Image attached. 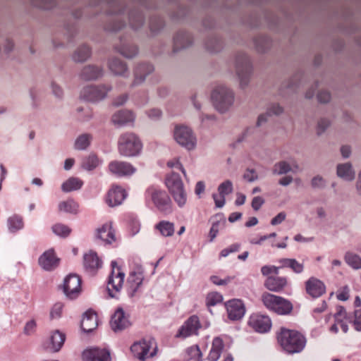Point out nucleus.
Returning a JSON list of instances; mask_svg holds the SVG:
<instances>
[{"label": "nucleus", "mask_w": 361, "mask_h": 361, "mask_svg": "<svg viewBox=\"0 0 361 361\" xmlns=\"http://www.w3.org/2000/svg\"><path fill=\"white\" fill-rule=\"evenodd\" d=\"M142 149V142L135 133L126 132L120 135L118 140V151L121 156L126 157L138 156Z\"/></svg>", "instance_id": "obj_1"}, {"label": "nucleus", "mask_w": 361, "mask_h": 361, "mask_svg": "<svg viewBox=\"0 0 361 361\" xmlns=\"http://www.w3.org/2000/svg\"><path fill=\"white\" fill-rule=\"evenodd\" d=\"M281 347L289 353L300 352L305 347V338L298 331L281 328L278 335Z\"/></svg>", "instance_id": "obj_2"}, {"label": "nucleus", "mask_w": 361, "mask_h": 361, "mask_svg": "<svg viewBox=\"0 0 361 361\" xmlns=\"http://www.w3.org/2000/svg\"><path fill=\"white\" fill-rule=\"evenodd\" d=\"M166 185L174 202L180 208L185 206L188 195L179 174L172 172L166 178Z\"/></svg>", "instance_id": "obj_3"}, {"label": "nucleus", "mask_w": 361, "mask_h": 361, "mask_svg": "<svg viewBox=\"0 0 361 361\" xmlns=\"http://www.w3.org/2000/svg\"><path fill=\"white\" fill-rule=\"evenodd\" d=\"M130 350L134 357L141 361H145L157 354V346L152 338H143L135 341L131 346Z\"/></svg>", "instance_id": "obj_4"}, {"label": "nucleus", "mask_w": 361, "mask_h": 361, "mask_svg": "<svg viewBox=\"0 0 361 361\" xmlns=\"http://www.w3.org/2000/svg\"><path fill=\"white\" fill-rule=\"evenodd\" d=\"M173 137L178 145L188 150H192L196 147V136L188 126H176L173 130Z\"/></svg>", "instance_id": "obj_5"}, {"label": "nucleus", "mask_w": 361, "mask_h": 361, "mask_svg": "<svg viewBox=\"0 0 361 361\" xmlns=\"http://www.w3.org/2000/svg\"><path fill=\"white\" fill-rule=\"evenodd\" d=\"M111 267L112 270L108 281L107 290L110 297L116 298V294L120 292L123 287L125 274L117 265L116 262H111Z\"/></svg>", "instance_id": "obj_6"}, {"label": "nucleus", "mask_w": 361, "mask_h": 361, "mask_svg": "<svg viewBox=\"0 0 361 361\" xmlns=\"http://www.w3.org/2000/svg\"><path fill=\"white\" fill-rule=\"evenodd\" d=\"M211 97L214 107L221 113L228 111L234 102L233 92H212Z\"/></svg>", "instance_id": "obj_7"}, {"label": "nucleus", "mask_w": 361, "mask_h": 361, "mask_svg": "<svg viewBox=\"0 0 361 361\" xmlns=\"http://www.w3.org/2000/svg\"><path fill=\"white\" fill-rule=\"evenodd\" d=\"M136 120V114L132 110L123 109L115 111L111 118V122L114 126L121 128L133 126Z\"/></svg>", "instance_id": "obj_8"}, {"label": "nucleus", "mask_w": 361, "mask_h": 361, "mask_svg": "<svg viewBox=\"0 0 361 361\" xmlns=\"http://www.w3.org/2000/svg\"><path fill=\"white\" fill-rule=\"evenodd\" d=\"M109 171L117 176H130L136 172V169L130 163L123 161L114 160L108 165Z\"/></svg>", "instance_id": "obj_9"}, {"label": "nucleus", "mask_w": 361, "mask_h": 361, "mask_svg": "<svg viewBox=\"0 0 361 361\" xmlns=\"http://www.w3.org/2000/svg\"><path fill=\"white\" fill-rule=\"evenodd\" d=\"M152 199L160 212L164 214H170L172 212L171 200L165 191L155 190L152 193Z\"/></svg>", "instance_id": "obj_10"}, {"label": "nucleus", "mask_w": 361, "mask_h": 361, "mask_svg": "<svg viewBox=\"0 0 361 361\" xmlns=\"http://www.w3.org/2000/svg\"><path fill=\"white\" fill-rule=\"evenodd\" d=\"M81 289V281L78 276L70 274L64 280L63 291L70 299L78 297Z\"/></svg>", "instance_id": "obj_11"}, {"label": "nucleus", "mask_w": 361, "mask_h": 361, "mask_svg": "<svg viewBox=\"0 0 361 361\" xmlns=\"http://www.w3.org/2000/svg\"><path fill=\"white\" fill-rule=\"evenodd\" d=\"M65 340V334L59 330H55L44 343L43 348L48 352L57 353L62 348Z\"/></svg>", "instance_id": "obj_12"}, {"label": "nucleus", "mask_w": 361, "mask_h": 361, "mask_svg": "<svg viewBox=\"0 0 361 361\" xmlns=\"http://www.w3.org/2000/svg\"><path fill=\"white\" fill-rule=\"evenodd\" d=\"M248 324L252 329L259 333L267 332L271 327V322L269 317L258 314H254L250 317Z\"/></svg>", "instance_id": "obj_13"}, {"label": "nucleus", "mask_w": 361, "mask_h": 361, "mask_svg": "<svg viewBox=\"0 0 361 361\" xmlns=\"http://www.w3.org/2000/svg\"><path fill=\"white\" fill-rule=\"evenodd\" d=\"M226 307L228 317L231 320H240L245 315V307L240 300H231L226 303Z\"/></svg>", "instance_id": "obj_14"}, {"label": "nucleus", "mask_w": 361, "mask_h": 361, "mask_svg": "<svg viewBox=\"0 0 361 361\" xmlns=\"http://www.w3.org/2000/svg\"><path fill=\"white\" fill-rule=\"evenodd\" d=\"M82 361H111L110 353L98 348H88L82 354Z\"/></svg>", "instance_id": "obj_15"}, {"label": "nucleus", "mask_w": 361, "mask_h": 361, "mask_svg": "<svg viewBox=\"0 0 361 361\" xmlns=\"http://www.w3.org/2000/svg\"><path fill=\"white\" fill-rule=\"evenodd\" d=\"M334 318L335 324L331 326L330 331L336 334L338 332V326H340L343 333H347L348 331V324L350 322V320L347 316L345 310L343 307H338L337 308Z\"/></svg>", "instance_id": "obj_16"}, {"label": "nucleus", "mask_w": 361, "mask_h": 361, "mask_svg": "<svg viewBox=\"0 0 361 361\" xmlns=\"http://www.w3.org/2000/svg\"><path fill=\"white\" fill-rule=\"evenodd\" d=\"M200 324L197 317H190L180 328L176 336L178 338H186L188 336L197 334Z\"/></svg>", "instance_id": "obj_17"}, {"label": "nucleus", "mask_w": 361, "mask_h": 361, "mask_svg": "<svg viewBox=\"0 0 361 361\" xmlns=\"http://www.w3.org/2000/svg\"><path fill=\"white\" fill-rule=\"evenodd\" d=\"M126 190L118 185H113L109 190L106 202L110 207L120 205L126 197Z\"/></svg>", "instance_id": "obj_18"}, {"label": "nucleus", "mask_w": 361, "mask_h": 361, "mask_svg": "<svg viewBox=\"0 0 361 361\" xmlns=\"http://www.w3.org/2000/svg\"><path fill=\"white\" fill-rule=\"evenodd\" d=\"M110 324L114 332L121 331L130 324L122 308H118L116 310L111 317Z\"/></svg>", "instance_id": "obj_19"}, {"label": "nucleus", "mask_w": 361, "mask_h": 361, "mask_svg": "<svg viewBox=\"0 0 361 361\" xmlns=\"http://www.w3.org/2000/svg\"><path fill=\"white\" fill-rule=\"evenodd\" d=\"M218 192L219 195L213 194L212 197L216 207L221 208L225 204V196L233 192L232 182L230 180H226L221 183L218 187Z\"/></svg>", "instance_id": "obj_20"}, {"label": "nucleus", "mask_w": 361, "mask_h": 361, "mask_svg": "<svg viewBox=\"0 0 361 361\" xmlns=\"http://www.w3.org/2000/svg\"><path fill=\"white\" fill-rule=\"evenodd\" d=\"M59 262V259L56 256L54 250L49 249L45 251L39 258L40 267L47 271L55 269Z\"/></svg>", "instance_id": "obj_21"}, {"label": "nucleus", "mask_w": 361, "mask_h": 361, "mask_svg": "<svg viewBox=\"0 0 361 361\" xmlns=\"http://www.w3.org/2000/svg\"><path fill=\"white\" fill-rule=\"evenodd\" d=\"M252 69L250 61L245 54H240L236 58V72L243 82L244 78H247Z\"/></svg>", "instance_id": "obj_22"}, {"label": "nucleus", "mask_w": 361, "mask_h": 361, "mask_svg": "<svg viewBox=\"0 0 361 361\" xmlns=\"http://www.w3.org/2000/svg\"><path fill=\"white\" fill-rule=\"evenodd\" d=\"M102 260L97 254L92 250H90L83 256V266L85 270L90 273H94L102 267Z\"/></svg>", "instance_id": "obj_23"}, {"label": "nucleus", "mask_w": 361, "mask_h": 361, "mask_svg": "<svg viewBox=\"0 0 361 361\" xmlns=\"http://www.w3.org/2000/svg\"><path fill=\"white\" fill-rule=\"evenodd\" d=\"M307 293L314 298L321 296L325 292V286L319 279L311 277L306 281Z\"/></svg>", "instance_id": "obj_24"}, {"label": "nucleus", "mask_w": 361, "mask_h": 361, "mask_svg": "<svg viewBox=\"0 0 361 361\" xmlns=\"http://www.w3.org/2000/svg\"><path fill=\"white\" fill-rule=\"evenodd\" d=\"M96 237L105 243L111 244L116 240L115 232L111 223H106L96 231Z\"/></svg>", "instance_id": "obj_25"}, {"label": "nucleus", "mask_w": 361, "mask_h": 361, "mask_svg": "<svg viewBox=\"0 0 361 361\" xmlns=\"http://www.w3.org/2000/svg\"><path fill=\"white\" fill-rule=\"evenodd\" d=\"M143 281L142 270L139 268L137 271H132L128 279V291L130 296H133Z\"/></svg>", "instance_id": "obj_26"}, {"label": "nucleus", "mask_w": 361, "mask_h": 361, "mask_svg": "<svg viewBox=\"0 0 361 361\" xmlns=\"http://www.w3.org/2000/svg\"><path fill=\"white\" fill-rule=\"evenodd\" d=\"M336 175L345 180L352 181L355 179V171L351 163H341L336 166Z\"/></svg>", "instance_id": "obj_27"}, {"label": "nucleus", "mask_w": 361, "mask_h": 361, "mask_svg": "<svg viewBox=\"0 0 361 361\" xmlns=\"http://www.w3.org/2000/svg\"><path fill=\"white\" fill-rule=\"evenodd\" d=\"M154 71V67L149 63H141L136 66L134 72L133 86L142 83L145 77Z\"/></svg>", "instance_id": "obj_28"}, {"label": "nucleus", "mask_w": 361, "mask_h": 361, "mask_svg": "<svg viewBox=\"0 0 361 361\" xmlns=\"http://www.w3.org/2000/svg\"><path fill=\"white\" fill-rule=\"evenodd\" d=\"M286 285V278L281 276H269L264 282L265 287L274 292L281 291Z\"/></svg>", "instance_id": "obj_29"}, {"label": "nucleus", "mask_w": 361, "mask_h": 361, "mask_svg": "<svg viewBox=\"0 0 361 361\" xmlns=\"http://www.w3.org/2000/svg\"><path fill=\"white\" fill-rule=\"evenodd\" d=\"M97 326V314L91 311L86 312L81 321V328L85 332H90Z\"/></svg>", "instance_id": "obj_30"}, {"label": "nucleus", "mask_w": 361, "mask_h": 361, "mask_svg": "<svg viewBox=\"0 0 361 361\" xmlns=\"http://www.w3.org/2000/svg\"><path fill=\"white\" fill-rule=\"evenodd\" d=\"M173 43V51H177L182 48L190 46L192 44V38L189 33L181 31L174 37Z\"/></svg>", "instance_id": "obj_31"}, {"label": "nucleus", "mask_w": 361, "mask_h": 361, "mask_svg": "<svg viewBox=\"0 0 361 361\" xmlns=\"http://www.w3.org/2000/svg\"><path fill=\"white\" fill-rule=\"evenodd\" d=\"M224 341L220 337H216L212 341V348L208 355L209 361H217L224 349Z\"/></svg>", "instance_id": "obj_32"}, {"label": "nucleus", "mask_w": 361, "mask_h": 361, "mask_svg": "<svg viewBox=\"0 0 361 361\" xmlns=\"http://www.w3.org/2000/svg\"><path fill=\"white\" fill-rule=\"evenodd\" d=\"M102 75V70L94 66H87L80 73V78L84 80H92L98 78Z\"/></svg>", "instance_id": "obj_33"}, {"label": "nucleus", "mask_w": 361, "mask_h": 361, "mask_svg": "<svg viewBox=\"0 0 361 361\" xmlns=\"http://www.w3.org/2000/svg\"><path fill=\"white\" fill-rule=\"evenodd\" d=\"M83 185V181L77 177H71L63 183L61 190L64 192H70L80 190Z\"/></svg>", "instance_id": "obj_34"}, {"label": "nucleus", "mask_w": 361, "mask_h": 361, "mask_svg": "<svg viewBox=\"0 0 361 361\" xmlns=\"http://www.w3.org/2000/svg\"><path fill=\"white\" fill-rule=\"evenodd\" d=\"M100 164V161L94 154H90L83 158L81 166L86 171H92L96 169Z\"/></svg>", "instance_id": "obj_35"}, {"label": "nucleus", "mask_w": 361, "mask_h": 361, "mask_svg": "<svg viewBox=\"0 0 361 361\" xmlns=\"http://www.w3.org/2000/svg\"><path fill=\"white\" fill-rule=\"evenodd\" d=\"M92 140V135L89 133L81 134L75 139L74 148L77 150H85L90 146Z\"/></svg>", "instance_id": "obj_36"}, {"label": "nucleus", "mask_w": 361, "mask_h": 361, "mask_svg": "<svg viewBox=\"0 0 361 361\" xmlns=\"http://www.w3.org/2000/svg\"><path fill=\"white\" fill-rule=\"evenodd\" d=\"M80 98L90 102H97L106 98V92H81Z\"/></svg>", "instance_id": "obj_37"}, {"label": "nucleus", "mask_w": 361, "mask_h": 361, "mask_svg": "<svg viewBox=\"0 0 361 361\" xmlns=\"http://www.w3.org/2000/svg\"><path fill=\"white\" fill-rule=\"evenodd\" d=\"M7 226L8 231L11 233H16L21 230L24 226L22 217L17 215L10 216L7 220Z\"/></svg>", "instance_id": "obj_38"}, {"label": "nucleus", "mask_w": 361, "mask_h": 361, "mask_svg": "<svg viewBox=\"0 0 361 361\" xmlns=\"http://www.w3.org/2000/svg\"><path fill=\"white\" fill-rule=\"evenodd\" d=\"M78 207V204L76 202L69 199L59 204V210L62 212L76 214Z\"/></svg>", "instance_id": "obj_39"}, {"label": "nucleus", "mask_w": 361, "mask_h": 361, "mask_svg": "<svg viewBox=\"0 0 361 361\" xmlns=\"http://www.w3.org/2000/svg\"><path fill=\"white\" fill-rule=\"evenodd\" d=\"M109 68L115 75H123L127 72L126 64L118 59H114L109 62Z\"/></svg>", "instance_id": "obj_40"}, {"label": "nucleus", "mask_w": 361, "mask_h": 361, "mask_svg": "<svg viewBox=\"0 0 361 361\" xmlns=\"http://www.w3.org/2000/svg\"><path fill=\"white\" fill-rule=\"evenodd\" d=\"M156 228L165 237L171 236L174 233L173 224L167 221H160L156 225Z\"/></svg>", "instance_id": "obj_41"}, {"label": "nucleus", "mask_w": 361, "mask_h": 361, "mask_svg": "<svg viewBox=\"0 0 361 361\" xmlns=\"http://www.w3.org/2000/svg\"><path fill=\"white\" fill-rule=\"evenodd\" d=\"M344 259L346 264L354 269H361V257L352 252H347L345 254Z\"/></svg>", "instance_id": "obj_42"}, {"label": "nucleus", "mask_w": 361, "mask_h": 361, "mask_svg": "<svg viewBox=\"0 0 361 361\" xmlns=\"http://www.w3.org/2000/svg\"><path fill=\"white\" fill-rule=\"evenodd\" d=\"M292 309L291 303L280 297V300L277 302V305L274 307L273 311L279 314H286L290 313Z\"/></svg>", "instance_id": "obj_43"}, {"label": "nucleus", "mask_w": 361, "mask_h": 361, "mask_svg": "<svg viewBox=\"0 0 361 361\" xmlns=\"http://www.w3.org/2000/svg\"><path fill=\"white\" fill-rule=\"evenodd\" d=\"M90 49L87 45H82L78 48L73 54V59L78 62H82L90 56Z\"/></svg>", "instance_id": "obj_44"}, {"label": "nucleus", "mask_w": 361, "mask_h": 361, "mask_svg": "<svg viewBox=\"0 0 361 361\" xmlns=\"http://www.w3.org/2000/svg\"><path fill=\"white\" fill-rule=\"evenodd\" d=\"M202 353L197 345L188 348L185 352V361H201Z\"/></svg>", "instance_id": "obj_45"}, {"label": "nucleus", "mask_w": 361, "mask_h": 361, "mask_svg": "<svg viewBox=\"0 0 361 361\" xmlns=\"http://www.w3.org/2000/svg\"><path fill=\"white\" fill-rule=\"evenodd\" d=\"M262 300L264 305L273 311L274 307L277 305V302L280 300V297L266 293L262 295Z\"/></svg>", "instance_id": "obj_46"}, {"label": "nucleus", "mask_w": 361, "mask_h": 361, "mask_svg": "<svg viewBox=\"0 0 361 361\" xmlns=\"http://www.w3.org/2000/svg\"><path fill=\"white\" fill-rule=\"evenodd\" d=\"M331 121L329 118L326 117L319 118L316 126V134L318 136H322L331 126Z\"/></svg>", "instance_id": "obj_47"}, {"label": "nucleus", "mask_w": 361, "mask_h": 361, "mask_svg": "<svg viewBox=\"0 0 361 361\" xmlns=\"http://www.w3.org/2000/svg\"><path fill=\"white\" fill-rule=\"evenodd\" d=\"M118 51L126 58H133L137 54V48L133 44H125L119 47Z\"/></svg>", "instance_id": "obj_48"}, {"label": "nucleus", "mask_w": 361, "mask_h": 361, "mask_svg": "<svg viewBox=\"0 0 361 361\" xmlns=\"http://www.w3.org/2000/svg\"><path fill=\"white\" fill-rule=\"evenodd\" d=\"M316 92V97L318 102L322 104H326L329 102L331 99V94L329 92H307L305 94V97L308 99H312L313 97V94Z\"/></svg>", "instance_id": "obj_49"}, {"label": "nucleus", "mask_w": 361, "mask_h": 361, "mask_svg": "<svg viewBox=\"0 0 361 361\" xmlns=\"http://www.w3.org/2000/svg\"><path fill=\"white\" fill-rule=\"evenodd\" d=\"M291 171V166L286 161H280L276 163L273 169V173L275 174H285Z\"/></svg>", "instance_id": "obj_50"}, {"label": "nucleus", "mask_w": 361, "mask_h": 361, "mask_svg": "<svg viewBox=\"0 0 361 361\" xmlns=\"http://www.w3.org/2000/svg\"><path fill=\"white\" fill-rule=\"evenodd\" d=\"M52 231L61 237H67L71 233V229L64 224H56L52 226Z\"/></svg>", "instance_id": "obj_51"}, {"label": "nucleus", "mask_w": 361, "mask_h": 361, "mask_svg": "<svg viewBox=\"0 0 361 361\" xmlns=\"http://www.w3.org/2000/svg\"><path fill=\"white\" fill-rule=\"evenodd\" d=\"M223 300L222 295L216 292H212L207 295V305L208 306H214L218 303H220Z\"/></svg>", "instance_id": "obj_52"}, {"label": "nucleus", "mask_w": 361, "mask_h": 361, "mask_svg": "<svg viewBox=\"0 0 361 361\" xmlns=\"http://www.w3.org/2000/svg\"><path fill=\"white\" fill-rule=\"evenodd\" d=\"M129 96L126 92H121L113 97L112 104L114 106H120L126 103L128 100Z\"/></svg>", "instance_id": "obj_53"}, {"label": "nucleus", "mask_w": 361, "mask_h": 361, "mask_svg": "<svg viewBox=\"0 0 361 361\" xmlns=\"http://www.w3.org/2000/svg\"><path fill=\"white\" fill-rule=\"evenodd\" d=\"M63 305L61 302L55 303L50 311V319H57L61 316Z\"/></svg>", "instance_id": "obj_54"}, {"label": "nucleus", "mask_w": 361, "mask_h": 361, "mask_svg": "<svg viewBox=\"0 0 361 361\" xmlns=\"http://www.w3.org/2000/svg\"><path fill=\"white\" fill-rule=\"evenodd\" d=\"M326 185V180L321 176H314L311 180V186L316 189L324 188Z\"/></svg>", "instance_id": "obj_55"}, {"label": "nucleus", "mask_w": 361, "mask_h": 361, "mask_svg": "<svg viewBox=\"0 0 361 361\" xmlns=\"http://www.w3.org/2000/svg\"><path fill=\"white\" fill-rule=\"evenodd\" d=\"M167 166L171 169H176L181 171L184 177L185 178H187L186 171H185L184 167L183 166V165L181 164V163L180 162L178 159L174 158V159L169 161L167 162Z\"/></svg>", "instance_id": "obj_56"}, {"label": "nucleus", "mask_w": 361, "mask_h": 361, "mask_svg": "<svg viewBox=\"0 0 361 361\" xmlns=\"http://www.w3.org/2000/svg\"><path fill=\"white\" fill-rule=\"evenodd\" d=\"M279 268L280 267L276 266L265 265L261 268V272L263 276H268L271 274H278Z\"/></svg>", "instance_id": "obj_57"}, {"label": "nucleus", "mask_w": 361, "mask_h": 361, "mask_svg": "<svg viewBox=\"0 0 361 361\" xmlns=\"http://www.w3.org/2000/svg\"><path fill=\"white\" fill-rule=\"evenodd\" d=\"M219 226H220V221H214L212 223V227L209 231V240L212 242L215 238L216 237L219 231Z\"/></svg>", "instance_id": "obj_58"}, {"label": "nucleus", "mask_w": 361, "mask_h": 361, "mask_svg": "<svg viewBox=\"0 0 361 361\" xmlns=\"http://www.w3.org/2000/svg\"><path fill=\"white\" fill-rule=\"evenodd\" d=\"M243 178L250 182H254L258 179V176L253 169H247L243 174Z\"/></svg>", "instance_id": "obj_59"}, {"label": "nucleus", "mask_w": 361, "mask_h": 361, "mask_svg": "<svg viewBox=\"0 0 361 361\" xmlns=\"http://www.w3.org/2000/svg\"><path fill=\"white\" fill-rule=\"evenodd\" d=\"M353 324L355 329L358 331H361V308L355 310Z\"/></svg>", "instance_id": "obj_60"}, {"label": "nucleus", "mask_w": 361, "mask_h": 361, "mask_svg": "<svg viewBox=\"0 0 361 361\" xmlns=\"http://www.w3.org/2000/svg\"><path fill=\"white\" fill-rule=\"evenodd\" d=\"M289 268H290L295 273L300 274L303 271L304 266L296 259H292Z\"/></svg>", "instance_id": "obj_61"}, {"label": "nucleus", "mask_w": 361, "mask_h": 361, "mask_svg": "<svg viewBox=\"0 0 361 361\" xmlns=\"http://www.w3.org/2000/svg\"><path fill=\"white\" fill-rule=\"evenodd\" d=\"M36 328V322L34 319L28 321L24 327V334L26 335L32 334Z\"/></svg>", "instance_id": "obj_62"}, {"label": "nucleus", "mask_w": 361, "mask_h": 361, "mask_svg": "<svg viewBox=\"0 0 361 361\" xmlns=\"http://www.w3.org/2000/svg\"><path fill=\"white\" fill-rule=\"evenodd\" d=\"M286 218V214L284 212L279 213L271 221L272 226H276L281 224Z\"/></svg>", "instance_id": "obj_63"}, {"label": "nucleus", "mask_w": 361, "mask_h": 361, "mask_svg": "<svg viewBox=\"0 0 361 361\" xmlns=\"http://www.w3.org/2000/svg\"><path fill=\"white\" fill-rule=\"evenodd\" d=\"M264 203V200L262 197H260V196L255 197L252 201V207L255 211H257L260 209V207L262 206V204Z\"/></svg>", "instance_id": "obj_64"}]
</instances>
